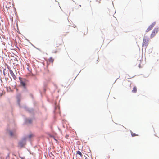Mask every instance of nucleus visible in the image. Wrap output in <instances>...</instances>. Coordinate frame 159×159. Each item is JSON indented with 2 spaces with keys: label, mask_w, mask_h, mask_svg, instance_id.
<instances>
[{
  "label": "nucleus",
  "mask_w": 159,
  "mask_h": 159,
  "mask_svg": "<svg viewBox=\"0 0 159 159\" xmlns=\"http://www.w3.org/2000/svg\"><path fill=\"white\" fill-rule=\"evenodd\" d=\"M69 135H66V138H67V139H68V138H69Z\"/></svg>",
  "instance_id": "15"
},
{
  "label": "nucleus",
  "mask_w": 159,
  "mask_h": 159,
  "mask_svg": "<svg viewBox=\"0 0 159 159\" xmlns=\"http://www.w3.org/2000/svg\"><path fill=\"white\" fill-rule=\"evenodd\" d=\"M10 134L11 136H12L13 135V133L12 131L10 132Z\"/></svg>",
  "instance_id": "14"
},
{
  "label": "nucleus",
  "mask_w": 159,
  "mask_h": 159,
  "mask_svg": "<svg viewBox=\"0 0 159 159\" xmlns=\"http://www.w3.org/2000/svg\"><path fill=\"white\" fill-rule=\"evenodd\" d=\"M149 38L146 36L144 37L143 38L142 43V47L146 48L148 44Z\"/></svg>",
  "instance_id": "1"
},
{
  "label": "nucleus",
  "mask_w": 159,
  "mask_h": 159,
  "mask_svg": "<svg viewBox=\"0 0 159 159\" xmlns=\"http://www.w3.org/2000/svg\"><path fill=\"white\" fill-rule=\"evenodd\" d=\"M21 84L23 86H25V83L24 82H23L22 81H21Z\"/></svg>",
  "instance_id": "13"
},
{
  "label": "nucleus",
  "mask_w": 159,
  "mask_h": 159,
  "mask_svg": "<svg viewBox=\"0 0 159 159\" xmlns=\"http://www.w3.org/2000/svg\"><path fill=\"white\" fill-rule=\"evenodd\" d=\"M85 159H88L87 157L85 158Z\"/></svg>",
  "instance_id": "18"
},
{
  "label": "nucleus",
  "mask_w": 159,
  "mask_h": 159,
  "mask_svg": "<svg viewBox=\"0 0 159 159\" xmlns=\"http://www.w3.org/2000/svg\"><path fill=\"white\" fill-rule=\"evenodd\" d=\"M159 30V28L158 27H156L154 28L152 32V33L150 35V38L152 39L156 35V34L157 33Z\"/></svg>",
  "instance_id": "2"
},
{
  "label": "nucleus",
  "mask_w": 159,
  "mask_h": 159,
  "mask_svg": "<svg viewBox=\"0 0 159 159\" xmlns=\"http://www.w3.org/2000/svg\"><path fill=\"white\" fill-rule=\"evenodd\" d=\"M137 91V88L136 86L134 87L133 89L132 90V92L134 93H136Z\"/></svg>",
  "instance_id": "8"
},
{
  "label": "nucleus",
  "mask_w": 159,
  "mask_h": 159,
  "mask_svg": "<svg viewBox=\"0 0 159 159\" xmlns=\"http://www.w3.org/2000/svg\"><path fill=\"white\" fill-rule=\"evenodd\" d=\"M110 158V157L108 155H106L105 157V159H109Z\"/></svg>",
  "instance_id": "12"
},
{
  "label": "nucleus",
  "mask_w": 159,
  "mask_h": 159,
  "mask_svg": "<svg viewBox=\"0 0 159 159\" xmlns=\"http://www.w3.org/2000/svg\"><path fill=\"white\" fill-rule=\"evenodd\" d=\"M32 122V120L31 119H28L26 121L27 123H31Z\"/></svg>",
  "instance_id": "11"
},
{
  "label": "nucleus",
  "mask_w": 159,
  "mask_h": 159,
  "mask_svg": "<svg viewBox=\"0 0 159 159\" xmlns=\"http://www.w3.org/2000/svg\"><path fill=\"white\" fill-rule=\"evenodd\" d=\"M155 22H154L151 24L146 30V32L147 33L150 31L155 26Z\"/></svg>",
  "instance_id": "3"
},
{
  "label": "nucleus",
  "mask_w": 159,
  "mask_h": 159,
  "mask_svg": "<svg viewBox=\"0 0 159 159\" xmlns=\"http://www.w3.org/2000/svg\"><path fill=\"white\" fill-rule=\"evenodd\" d=\"M115 22H116V23L117 22V20H115Z\"/></svg>",
  "instance_id": "16"
},
{
  "label": "nucleus",
  "mask_w": 159,
  "mask_h": 159,
  "mask_svg": "<svg viewBox=\"0 0 159 159\" xmlns=\"http://www.w3.org/2000/svg\"><path fill=\"white\" fill-rule=\"evenodd\" d=\"M25 141L24 140L20 141L18 143V147L20 148L23 147L25 144Z\"/></svg>",
  "instance_id": "4"
},
{
  "label": "nucleus",
  "mask_w": 159,
  "mask_h": 159,
  "mask_svg": "<svg viewBox=\"0 0 159 159\" xmlns=\"http://www.w3.org/2000/svg\"><path fill=\"white\" fill-rule=\"evenodd\" d=\"M76 154L79 155V156L81 157V158H80L79 159H82L83 158V154L81 152L79 151H77L76 152Z\"/></svg>",
  "instance_id": "6"
},
{
  "label": "nucleus",
  "mask_w": 159,
  "mask_h": 159,
  "mask_svg": "<svg viewBox=\"0 0 159 159\" xmlns=\"http://www.w3.org/2000/svg\"><path fill=\"white\" fill-rule=\"evenodd\" d=\"M9 71L10 74L11 75L13 79L15 80H16L17 78L12 70L11 69H9Z\"/></svg>",
  "instance_id": "5"
},
{
  "label": "nucleus",
  "mask_w": 159,
  "mask_h": 159,
  "mask_svg": "<svg viewBox=\"0 0 159 159\" xmlns=\"http://www.w3.org/2000/svg\"><path fill=\"white\" fill-rule=\"evenodd\" d=\"M131 134L132 137H134L138 136V135L136 134L135 133H134L132 132H131Z\"/></svg>",
  "instance_id": "9"
},
{
  "label": "nucleus",
  "mask_w": 159,
  "mask_h": 159,
  "mask_svg": "<svg viewBox=\"0 0 159 159\" xmlns=\"http://www.w3.org/2000/svg\"><path fill=\"white\" fill-rule=\"evenodd\" d=\"M111 24H112V25L114 24L113 22L111 23Z\"/></svg>",
  "instance_id": "17"
},
{
  "label": "nucleus",
  "mask_w": 159,
  "mask_h": 159,
  "mask_svg": "<svg viewBox=\"0 0 159 159\" xmlns=\"http://www.w3.org/2000/svg\"><path fill=\"white\" fill-rule=\"evenodd\" d=\"M48 61L49 62H50L52 63V64L53 63L54 61V59L52 57H50L49 59H48Z\"/></svg>",
  "instance_id": "7"
},
{
  "label": "nucleus",
  "mask_w": 159,
  "mask_h": 159,
  "mask_svg": "<svg viewBox=\"0 0 159 159\" xmlns=\"http://www.w3.org/2000/svg\"><path fill=\"white\" fill-rule=\"evenodd\" d=\"M58 50H59L58 49H53V51H52V52L54 53H56L57 52V51Z\"/></svg>",
  "instance_id": "10"
}]
</instances>
